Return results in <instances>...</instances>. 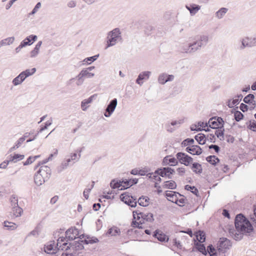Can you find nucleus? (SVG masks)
Instances as JSON below:
<instances>
[{
	"mask_svg": "<svg viewBox=\"0 0 256 256\" xmlns=\"http://www.w3.org/2000/svg\"><path fill=\"white\" fill-rule=\"evenodd\" d=\"M234 226L236 230L234 228L230 229L229 233L236 240H241L244 234L250 235L254 231L252 224L242 214H239L236 216Z\"/></svg>",
	"mask_w": 256,
	"mask_h": 256,
	"instance_id": "nucleus-1",
	"label": "nucleus"
},
{
	"mask_svg": "<svg viewBox=\"0 0 256 256\" xmlns=\"http://www.w3.org/2000/svg\"><path fill=\"white\" fill-rule=\"evenodd\" d=\"M208 42L207 35L200 34L194 36L192 40L186 43H182L180 46V50L182 53L193 54L204 48Z\"/></svg>",
	"mask_w": 256,
	"mask_h": 256,
	"instance_id": "nucleus-2",
	"label": "nucleus"
},
{
	"mask_svg": "<svg viewBox=\"0 0 256 256\" xmlns=\"http://www.w3.org/2000/svg\"><path fill=\"white\" fill-rule=\"evenodd\" d=\"M98 242L96 238H90L86 236V238L84 240H78L73 242H70V250H79L84 248V244H93Z\"/></svg>",
	"mask_w": 256,
	"mask_h": 256,
	"instance_id": "nucleus-3",
	"label": "nucleus"
},
{
	"mask_svg": "<svg viewBox=\"0 0 256 256\" xmlns=\"http://www.w3.org/2000/svg\"><path fill=\"white\" fill-rule=\"evenodd\" d=\"M106 48L114 46L122 40L121 32L118 28H114L108 32L107 36Z\"/></svg>",
	"mask_w": 256,
	"mask_h": 256,
	"instance_id": "nucleus-4",
	"label": "nucleus"
},
{
	"mask_svg": "<svg viewBox=\"0 0 256 256\" xmlns=\"http://www.w3.org/2000/svg\"><path fill=\"white\" fill-rule=\"evenodd\" d=\"M110 186L112 189L118 188L120 190H126L132 186L131 180L127 179H113L110 183Z\"/></svg>",
	"mask_w": 256,
	"mask_h": 256,
	"instance_id": "nucleus-5",
	"label": "nucleus"
},
{
	"mask_svg": "<svg viewBox=\"0 0 256 256\" xmlns=\"http://www.w3.org/2000/svg\"><path fill=\"white\" fill-rule=\"evenodd\" d=\"M94 76V74L89 72L84 68H82L75 78H71L70 81L76 79V84L78 86L82 85L86 78H92Z\"/></svg>",
	"mask_w": 256,
	"mask_h": 256,
	"instance_id": "nucleus-6",
	"label": "nucleus"
},
{
	"mask_svg": "<svg viewBox=\"0 0 256 256\" xmlns=\"http://www.w3.org/2000/svg\"><path fill=\"white\" fill-rule=\"evenodd\" d=\"M175 173L174 169L170 167H163L158 168L155 171V174L162 177H166L169 179L172 178V175Z\"/></svg>",
	"mask_w": 256,
	"mask_h": 256,
	"instance_id": "nucleus-7",
	"label": "nucleus"
},
{
	"mask_svg": "<svg viewBox=\"0 0 256 256\" xmlns=\"http://www.w3.org/2000/svg\"><path fill=\"white\" fill-rule=\"evenodd\" d=\"M120 198L122 202L132 208H135L136 206V198L135 197L130 196L125 192L120 195Z\"/></svg>",
	"mask_w": 256,
	"mask_h": 256,
	"instance_id": "nucleus-8",
	"label": "nucleus"
},
{
	"mask_svg": "<svg viewBox=\"0 0 256 256\" xmlns=\"http://www.w3.org/2000/svg\"><path fill=\"white\" fill-rule=\"evenodd\" d=\"M176 157L180 164H183L186 166H189L193 161V158L191 156L182 152L177 153Z\"/></svg>",
	"mask_w": 256,
	"mask_h": 256,
	"instance_id": "nucleus-9",
	"label": "nucleus"
},
{
	"mask_svg": "<svg viewBox=\"0 0 256 256\" xmlns=\"http://www.w3.org/2000/svg\"><path fill=\"white\" fill-rule=\"evenodd\" d=\"M139 214H140V216L142 217V220H140L139 222H135L134 224L136 225V227H137L139 228H142V223L144 222V221L152 222L154 220L153 214L152 213H144V212H139Z\"/></svg>",
	"mask_w": 256,
	"mask_h": 256,
	"instance_id": "nucleus-10",
	"label": "nucleus"
},
{
	"mask_svg": "<svg viewBox=\"0 0 256 256\" xmlns=\"http://www.w3.org/2000/svg\"><path fill=\"white\" fill-rule=\"evenodd\" d=\"M117 104L118 100L116 98L111 100L105 109V112L104 114V116L106 118L110 117L114 111Z\"/></svg>",
	"mask_w": 256,
	"mask_h": 256,
	"instance_id": "nucleus-11",
	"label": "nucleus"
},
{
	"mask_svg": "<svg viewBox=\"0 0 256 256\" xmlns=\"http://www.w3.org/2000/svg\"><path fill=\"white\" fill-rule=\"evenodd\" d=\"M208 126L212 129H217L224 124V121L221 117L214 116L210 118L208 122Z\"/></svg>",
	"mask_w": 256,
	"mask_h": 256,
	"instance_id": "nucleus-12",
	"label": "nucleus"
},
{
	"mask_svg": "<svg viewBox=\"0 0 256 256\" xmlns=\"http://www.w3.org/2000/svg\"><path fill=\"white\" fill-rule=\"evenodd\" d=\"M66 238L67 241L72 240L77 238V236L79 234L78 230L76 228H70L66 232Z\"/></svg>",
	"mask_w": 256,
	"mask_h": 256,
	"instance_id": "nucleus-13",
	"label": "nucleus"
},
{
	"mask_svg": "<svg viewBox=\"0 0 256 256\" xmlns=\"http://www.w3.org/2000/svg\"><path fill=\"white\" fill-rule=\"evenodd\" d=\"M174 76L172 74L162 73L158 76V82L162 84H164L166 82L172 81L174 80Z\"/></svg>",
	"mask_w": 256,
	"mask_h": 256,
	"instance_id": "nucleus-14",
	"label": "nucleus"
},
{
	"mask_svg": "<svg viewBox=\"0 0 256 256\" xmlns=\"http://www.w3.org/2000/svg\"><path fill=\"white\" fill-rule=\"evenodd\" d=\"M150 74L151 72L150 71H144L138 74V78L136 80V83L140 86H142L143 84L142 80H148L149 78Z\"/></svg>",
	"mask_w": 256,
	"mask_h": 256,
	"instance_id": "nucleus-15",
	"label": "nucleus"
},
{
	"mask_svg": "<svg viewBox=\"0 0 256 256\" xmlns=\"http://www.w3.org/2000/svg\"><path fill=\"white\" fill-rule=\"evenodd\" d=\"M38 173L40 174L45 180H48L51 174L50 168L46 166H40L39 170L37 172Z\"/></svg>",
	"mask_w": 256,
	"mask_h": 256,
	"instance_id": "nucleus-16",
	"label": "nucleus"
},
{
	"mask_svg": "<svg viewBox=\"0 0 256 256\" xmlns=\"http://www.w3.org/2000/svg\"><path fill=\"white\" fill-rule=\"evenodd\" d=\"M178 164V159L174 157H172L171 156H165L162 162V166H174Z\"/></svg>",
	"mask_w": 256,
	"mask_h": 256,
	"instance_id": "nucleus-17",
	"label": "nucleus"
},
{
	"mask_svg": "<svg viewBox=\"0 0 256 256\" xmlns=\"http://www.w3.org/2000/svg\"><path fill=\"white\" fill-rule=\"evenodd\" d=\"M186 150L193 155H200L202 152L201 148L197 145H192L190 146H188L186 148Z\"/></svg>",
	"mask_w": 256,
	"mask_h": 256,
	"instance_id": "nucleus-18",
	"label": "nucleus"
},
{
	"mask_svg": "<svg viewBox=\"0 0 256 256\" xmlns=\"http://www.w3.org/2000/svg\"><path fill=\"white\" fill-rule=\"evenodd\" d=\"M37 36L34 34H31L28 36H27L24 40H23L20 43L23 45L24 47L26 46L32 45L34 42L37 40Z\"/></svg>",
	"mask_w": 256,
	"mask_h": 256,
	"instance_id": "nucleus-19",
	"label": "nucleus"
},
{
	"mask_svg": "<svg viewBox=\"0 0 256 256\" xmlns=\"http://www.w3.org/2000/svg\"><path fill=\"white\" fill-rule=\"evenodd\" d=\"M200 6L194 4H192L189 6H186V8L190 12L191 16L195 15L200 9Z\"/></svg>",
	"mask_w": 256,
	"mask_h": 256,
	"instance_id": "nucleus-20",
	"label": "nucleus"
},
{
	"mask_svg": "<svg viewBox=\"0 0 256 256\" xmlns=\"http://www.w3.org/2000/svg\"><path fill=\"white\" fill-rule=\"evenodd\" d=\"M72 165L70 158H67L62 162L60 165L57 168V171L58 173L61 172L66 169L69 166Z\"/></svg>",
	"mask_w": 256,
	"mask_h": 256,
	"instance_id": "nucleus-21",
	"label": "nucleus"
},
{
	"mask_svg": "<svg viewBox=\"0 0 256 256\" xmlns=\"http://www.w3.org/2000/svg\"><path fill=\"white\" fill-rule=\"evenodd\" d=\"M177 194L180 195L179 193L173 191H166V196L168 200L177 202Z\"/></svg>",
	"mask_w": 256,
	"mask_h": 256,
	"instance_id": "nucleus-22",
	"label": "nucleus"
},
{
	"mask_svg": "<svg viewBox=\"0 0 256 256\" xmlns=\"http://www.w3.org/2000/svg\"><path fill=\"white\" fill-rule=\"evenodd\" d=\"M153 236L162 242H168V237L165 234L160 232L157 230L154 232Z\"/></svg>",
	"mask_w": 256,
	"mask_h": 256,
	"instance_id": "nucleus-23",
	"label": "nucleus"
},
{
	"mask_svg": "<svg viewBox=\"0 0 256 256\" xmlns=\"http://www.w3.org/2000/svg\"><path fill=\"white\" fill-rule=\"evenodd\" d=\"M240 42H241V44L238 47V50H244L246 48H250L248 42V36H245L241 38L240 40Z\"/></svg>",
	"mask_w": 256,
	"mask_h": 256,
	"instance_id": "nucleus-24",
	"label": "nucleus"
},
{
	"mask_svg": "<svg viewBox=\"0 0 256 256\" xmlns=\"http://www.w3.org/2000/svg\"><path fill=\"white\" fill-rule=\"evenodd\" d=\"M96 96V94H93L88 99H85L81 103V108L82 110L85 111L87 110L88 106H86V104H88L92 102L94 98Z\"/></svg>",
	"mask_w": 256,
	"mask_h": 256,
	"instance_id": "nucleus-25",
	"label": "nucleus"
},
{
	"mask_svg": "<svg viewBox=\"0 0 256 256\" xmlns=\"http://www.w3.org/2000/svg\"><path fill=\"white\" fill-rule=\"evenodd\" d=\"M34 181L37 186H40L42 184L46 181H47V180H45V178L40 175V174L37 172L34 175Z\"/></svg>",
	"mask_w": 256,
	"mask_h": 256,
	"instance_id": "nucleus-26",
	"label": "nucleus"
},
{
	"mask_svg": "<svg viewBox=\"0 0 256 256\" xmlns=\"http://www.w3.org/2000/svg\"><path fill=\"white\" fill-rule=\"evenodd\" d=\"M254 96L253 94H248L246 96H245L244 98V102L248 104H252L254 106L252 108H251V110L254 108L256 106V102L254 100Z\"/></svg>",
	"mask_w": 256,
	"mask_h": 256,
	"instance_id": "nucleus-27",
	"label": "nucleus"
},
{
	"mask_svg": "<svg viewBox=\"0 0 256 256\" xmlns=\"http://www.w3.org/2000/svg\"><path fill=\"white\" fill-rule=\"evenodd\" d=\"M42 44V41H39L36 45L34 50H32L30 52V56L31 58H35L38 54L40 52V48Z\"/></svg>",
	"mask_w": 256,
	"mask_h": 256,
	"instance_id": "nucleus-28",
	"label": "nucleus"
},
{
	"mask_svg": "<svg viewBox=\"0 0 256 256\" xmlns=\"http://www.w3.org/2000/svg\"><path fill=\"white\" fill-rule=\"evenodd\" d=\"M120 230L116 226H113L109 228L106 234L107 236H116L117 234L120 235Z\"/></svg>",
	"mask_w": 256,
	"mask_h": 256,
	"instance_id": "nucleus-29",
	"label": "nucleus"
},
{
	"mask_svg": "<svg viewBox=\"0 0 256 256\" xmlns=\"http://www.w3.org/2000/svg\"><path fill=\"white\" fill-rule=\"evenodd\" d=\"M195 140L198 142L200 144H204L206 141V138L204 134H198L194 136Z\"/></svg>",
	"mask_w": 256,
	"mask_h": 256,
	"instance_id": "nucleus-30",
	"label": "nucleus"
},
{
	"mask_svg": "<svg viewBox=\"0 0 256 256\" xmlns=\"http://www.w3.org/2000/svg\"><path fill=\"white\" fill-rule=\"evenodd\" d=\"M194 172L196 174H200L202 172V166L198 162H194L192 164L191 168Z\"/></svg>",
	"mask_w": 256,
	"mask_h": 256,
	"instance_id": "nucleus-31",
	"label": "nucleus"
},
{
	"mask_svg": "<svg viewBox=\"0 0 256 256\" xmlns=\"http://www.w3.org/2000/svg\"><path fill=\"white\" fill-rule=\"evenodd\" d=\"M219 242L220 246L224 248H229L231 246L230 240L226 238H220Z\"/></svg>",
	"mask_w": 256,
	"mask_h": 256,
	"instance_id": "nucleus-32",
	"label": "nucleus"
},
{
	"mask_svg": "<svg viewBox=\"0 0 256 256\" xmlns=\"http://www.w3.org/2000/svg\"><path fill=\"white\" fill-rule=\"evenodd\" d=\"M218 128V130L215 131L214 134L220 140H224V125H222Z\"/></svg>",
	"mask_w": 256,
	"mask_h": 256,
	"instance_id": "nucleus-33",
	"label": "nucleus"
},
{
	"mask_svg": "<svg viewBox=\"0 0 256 256\" xmlns=\"http://www.w3.org/2000/svg\"><path fill=\"white\" fill-rule=\"evenodd\" d=\"M24 158V154H15L13 156L10 155L9 160L10 162L16 163L19 160H23Z\"/></svg>",
	"mask_w": 256,
	"mask_h": 256,
	"instance_id": "nucleus-34",
	"label": "nucleus"
},
{
	"mask_svg": "<svg viewBox=\"0 0 256 256\" xmlns=\"http://www.w3.org/2000/svg\"><path fill=\"white\" fill-rule=\"evenodd\" d=\"M196 248L200 252L202 253L204 255H206L207 254V251L206 248V247L204 244L202 243H200L198 242H196L194 243Z\"/></svg>",
	"mask_w": 256,
	"mask_h": 256,
	"instance_id": "nucleus-35",
	"label": "nucleus"
},
{
	"mask_svg": "<svg viewBox=\"0 0 256 256\" xmlns=\"http://www.w3.org/2000/svg\"><path fill=\"white\" fill-rule=\"evenodd\" d=\"M163 188H164L168 189H176V182L174 180H168L164 182V184L163 186Z\"/></svg>",
	"mask_w": 256,
	"mask_h": 256,
	"instance_id": "nucleus-36",
	"label": "nucleus"
},
{
	"mask_svg": "<svg viewBox=\"0 0 256 256\" xmlns=\"http://www.w3.org/2000/svg\"><path fill=\"white\" fill-rule=\"evenodd\" d=\"M237 98H233L231 103H230V100H229V104H228V106L229 108H232L234 106H236L242 100V94H238L236 96Z\"/></svg>",
	"mask_w": 256,
	"mask_h": 256,
	"instance_id": "nucleus-37",
	"label": "nucleus"
},
{
	"mask_svg": "<svg viewBox=\"0 0 256 256\" xmlns=\"http://www.w3.org/2000/svg\"><path fill=\"white\" fill-rule=\"evenodd\" d=\"M150 198L148 196H142L140 197L138 202V204L142 206H146L148 205Z\"/></svg>",
	"mask_w": 256,
	"mask_h": 256,
	"instance_id": "nucleus-38",
	"label": "nucleus"
},
{
	"mask_svg": "<svg viewBox=\"0 0 256 256\" xmlns=\"http://www.w3.org/2000/svg\"><path fill=\"white\" fill-rule=\"evenodd\" d=\"M228 9L226 8H222L216 12V17L218 19L222 18L228 12Z\"/></svg>",
	"mask_w": 256,
	"mask_h": 256,
	"instance_id": "nucleus-39",
	"label": "nucleus"
},
{
	"mask_svg": "<svg viewBox=\"0 0 256 256\" xmlns=\"http://www.w3.org/2000/svg\"><path fill=\"white\" fill-rule=\"evenodd\" d=\"M206 160L210 164L214 166L220 162V159L217 156L214 155L208 156L206 158Z\"/></svg>",
	"mask_w": 256,
	"mask_h": 256,
	"instance_id": "nucleus-40",
	"label": "nucleus"
},
{
	"mask_svg": "<svg viewBox=\"0 0 256 256\" xmlns=\"http://www.w3.org/2000/svg\"><path fill=\"white\" fill-rule=\"evenodd\" d=\"M14 40V36L0 40L2 46L12 44Z\"/></svg>",
	"mask_w": 256,
	"mask_h": 256,
	"instance_id": "nucleus-41",
	"label": "nucleus"
},
{
	"mask_svg": "<svg viewBox=\"0 0 256 256\" xmlns=\"http://www.w3.org/2000/svg\"><path fill=\"white\" fill-rule=\"evenodd\" d=\"M4 226L8 230H14L16 228V224L8 221H4Z\"/></svg>",
	"mask_w": 256,
	"mask_h": 256,
	"instance_id": "nucleus-42",
	"label": "nucleus"
},
{
	"mask_svg": "<svg viewBox=\"0 0 256 256\" xmlns=\"http://www.w3.org/2000/svg\"><path fill=\"white\" fill-rule=\"evenodd\" d=\"M196 238L198 240V242L202 243L205 242L206 236L205 234L201 231L198 232L196 235Z\"/></svg>",
	"mask_w": 256,
	"mask_h": 256,
	"instance_id": "nucleus-43",
	"label": "nucleus"
},
{
	"mask_svg": "<svg viewBox=\"0 0 256 256\" xmlns=\"http://www.w3.org/2000/svg\"><path fill=\"white\" fill-rule=\"evenodd\" d=\"M12 209L13 214L16 217L20 216L23 212L22 209L19 206H17V207H14Z\"/></svg>",
	"mask_w": 256,
	"mask_h": 256,
	"instance_id": "nucleus-44",
	"label": "nucleus"
},
{
	"mask_svg": "<svg viewBox=\"0 0 256 256\" xmlns=\"http://www.w3.org/2000/svg\"><path fill=\"white\" fill-rule=\"evenodd\" d=\"M56 248L58 250H67L70 249V242H64L62 244H60L58 246H56Z\"/></svg>",
	"mask_w": 256,
	"mask_h": 256,
	"instance_id": "nucleus-45",
	"label": "nucleus"
},
{
	"mask_svg": "<svg viewBox=\"0 0 256 256\" xmlns=\"http://www.w3.org/2000/svg\"><path fill=\"white\" fill-rule=\"evenodd\" d=\"M206 251L207 253L208 252L210 256H217L216 250L212 244H210L208 246Z\"/></svg>",
	"mask_w": 256,
	"mask_h": 256,
	"instance_id": "nucleus-46",
	"label": "nucleus"
},
{
	"mask_svg": "<svg viewBox=\"0 0 256 256\" xmlns=\"http://www.w3.org/2000/svg\"><path fill=\"white\" fill-rule=\"evenodd\" d=\"M185 190H190L194 194L198 196V190L194 186H191L190 185H186L184 186Z\"/></svg>",
	"mask_w": 256,
	"mask_h": 256,
	"instance_id": "nucleus-47",
	"label": "nucleus"
},
{
	"mask_svg": "<svg viewBox=\"0 0 256 256\" xmlns=\"http://www.w3.org/2000/svg\"><path fill=\"white\" fill-rule=\"evenodd\" d=\"M98 56H99V54H96V55L94 56H92L88 57V58H84L83 60V62L90 64L92 62L96 60Z\"/></svg>",
	"mask_w": 256,
	"mask_h": 256,
	"instance_id": "nucleus-48",
	"label": "nucleus"
},
{
	"mask_svg": "<svg viewBox=\"0 0 256 256\" xmlns=\"http://www.w3.org/2000/svg\"><path fill=\"white\" fill-rule=\"evenodd\" d=\"M244 114L238 110L234 112V118L236 122H240L244 118Z\"/></svg>",
	"mask_w": 256,
	"mask_h": 256,
	"instance_id": "nucleus-49",
	"label": "nucleus"
},
{
	"mask_svg": "<svg viewBox=\"0 0 256 256\" xmlns=\"http://www.w3.org/2000/svg\"><path fill=\"white\" fill-rule=\"evenodd\" d=\"M24 141V138H20L16 142L14 146L10 148V150L12 151L16 148H18Z\"/></svg>",
	"mask_w": 256,
	"mask_h": 256,
	"instance_id": "nucleus-50",
	"label": "nucleus"
},
{
	"mask_svg": "<svg viewBox=\"0 0 256 256\" xmlns=\"http://www.w3.org/2000/svg\"><path fill=\"white\" fill-rule=\"evenodd\" d=\"M248 42L250 48L256 46V34L252 36H248Z\"/></svg>",
	"mask_w": 256,
	"mask_h": 256,
	"instance_id": "nucleus-51",
	"label": "nucleus"
},
{
	"mask_svg": "<svg viewBox=\"0 0 256 256\" xmlns=\"http://www.w3.org/2000/svg\"><path fill=\"white\" fill-rule=\"evenodd\" d=\"M156 174H155V172L154 173L148 172V174H147V176H148V178H150L154 179L156 181H158L160 182H161L162 178L159 176H158V175H156Z\"/></svg>",
	"mask_w": 256,
	"mask_h": 256,
	"instance_id": "nucleus-52",
	"label": "nucleus"
},
{
	"mask_svg": "<svg viewBox=\"0 0 256 256\" xmlns=\"http://www.w3.org/2000/svg\"><path fill=\"white\" fill-rule=\"evenodd\" d=\"M194 140L192 138H188L182 142V144L184 146H186L188 145L192 144L194 143Z\"/></svg>",
	"mask_w": 256,
	"mask_h": 256,
	"instance_id": "nucleus-53",
	"label": "nucleus"
},
{
	"mask_svg": "<svg viewBox=\"0 0 256 256\" xmlns=\"http://www.w3.org/2000/svg\"><path fill=\"white\" fill-rule=\"evenodd\" d=\"M36 72V68H32L30 70L27 69L26 70L23 71L22 72H24V75L26 76V78H28L29 76L32 75L34 74Z\"/></svg>",
	"mask_w": 256,
	"mask_h": 256,
	"instance_id": "nucleus-54",
	"label": "nucleus"
},
{
	"mask_svg": "<svg viewBox=\"0 0 256 256\" xmlns=\"http://www.w3.org/2000/svg\"><path fill=\"white\" fill-rule=\"evenodd\" d=\"M80 154H78V156L76 153L72 154L71 156V158H70L71 159V162L72 163V164H73L76 162H78L80 158Z\"/></svg>",
	"mask_w": 256,
	"mask_h": 256,
	"instance_id": "nucleus-55",
	"label": "nucleus"
},
{
	"mask_svg": "<svg viewBox=\"0 0 256 256\" xmlns=\"http://www.w3.org/2000/svg\"><path fill=\"white\" fill-rule=\"evenodd\" d=\"M10 200L12 208L18 206V198L15 196H12Z\"/></svg>",
	"mask_w": 256,
	"mask_h": 256,
	"instance_id": "nucleus-56",
	"label": "nucleus"
},
{
	"mask_svg": "<svg viewBox=\"0 0 256 256\" xmlns=\"http://www.w3.org/2000/svg\"><path fill=\"white\" fill-rule=\"evenodd\" d=\"M52 124V120L50 121L48 120V121L46 122V123H45V126H42L40 128L39 130V131L38 132L37 134H38L40 132H42L44 130L47 129L48 127L50 126Z\"/></svg>",
	"mask_w": 256,
	"mask_h": 256,
	"instance_id": "nucleus-57",
	"label": "nucleus"
},
{
	"mask_svg": "<svg viewBox=\"0 0 256 256\" xmlns=\"http://www.w3.org/2000/svg\"><path fill=\"white\" fill-rule=\"evenodd\" d=\"M249 123L250 124L248 126V128L254 132H256V121L254 120L252 121L250 120L249 121Z\"/></svg>",
	"mask_w": 256,
	"mask_h": 256,
	"instance_id": "nucleus-58",
	"label": "nucleus"
},
{
	"mask_svg": "<svg viewBox=\"0 0 256 256\" xmlns=\"http://www.w3.org/2000/svg\"><path fill=\"white\" fill-rule=\"evenodd\" d=\"M183 119L179 120H173L170 122L172 126H176L177 128L179 127L181 124L184 122Z\"/></svg>",
	"mask_w": 256,
	"mask_h": 256,
	"instance_id": "nucleus-59",
	"label": "nucleus"
},
{
	"mask_svg": "<svg viewBox=\"0 0 256 256\" xmlns=\"http://www.w3.org/2000/svg\"><path fill=\"white\" fill-rule=\"evenodd\" d=\"M41 7V3L40 2H38L35 6L34 9L30 13V15H33L35 14L38 11V10Z\"/></svg>",
	"mask_w": 256,
	"mask_h": 256,
	"instance_id": "nucleus-60",
	"label": "nucleus"
},
{
	"mask_svg": "<svg viewBox=\"0 0 256 256\" xmlns=\"http://www.w3.org/2000/svg\"><path fill=\"white\" fill-rule=\"evenodd\" d=\"M150 169L148 168H145L144 169L139 170V175L140 176H145L148 174V172H150Z\"/></svg>",
	"mask_w": 256,
	"mask_h": 256,
	"instance_id": "nucleus-61",
	"label": "nucleus"
},
{
	"mask_svg": "<svg viewBox=\"0 0 256 256\" xmlns=\"http://www.w3.org/2000/svg\"><path fill=\"white\" fill-rule=\"evenodd\" d=\"M22 82L21 80L20 79L18 76L12 80V84L15 86L20 84Z\"/></svg>",
	"mask_w": 256,
	"mask_h": 256,
	"instance_id": "nucleus-62",
	"label": "nucleus"
},
{
	"mask_svg": "<svg viewBox=\"0 0 256 256\" xmlns=\"http://www.w3.org/2000/svg\"><path fill=\"white\" fill-rule=\"evenodd\" d=\"M54 246L52 244H49L44 248V252L48 254L51 253V250H53Z\"/></svg>",
	"mask_w": 256,
	"mask_h": 256,
	"instance_id": "nucleus-63",
	"label": "nucleus"
},
{
	"mask_svg": "<svg viewBox=\"0 0 256 256\" xmlns=\"http://www.w3.org/2000/svg\"><path fill=\"white\" fill-rule=\"evenodd\" d=\"M206 140L211 142L214 143L216 142V138L214 134H210L207 136Z\"/></svg>",
	"mask_w": 256,
	"mask_h": 256,
	"instance_id": "nucleus-64",
	"label": "nucleus"
}]
</instances>
